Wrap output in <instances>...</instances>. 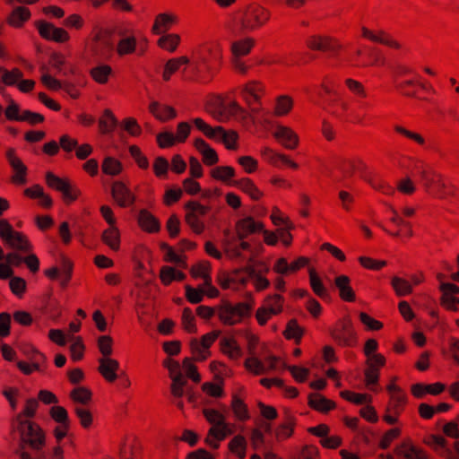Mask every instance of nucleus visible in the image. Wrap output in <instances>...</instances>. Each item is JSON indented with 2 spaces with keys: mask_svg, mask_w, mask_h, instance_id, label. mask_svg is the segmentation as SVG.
Wrapping results in <instances>:
<instances>
[{
  "mask_svg": "<svg viewBox=\"0 0 459 459\" xmlns=\"http://www.w3.org/2000/svg\"><path fill=\"white\" fill-rule=\"evenodd\" d=\"M334 285L339 290V297L345 302H354L356 294L351 286V279L349 276L342 274L334 279Z\"/></svg>",
  "mask_w": 459,
  "mask_h": 459,
  "instance_id": "a878e982",
  "label": "nucleus"
},
{
  "mask_svg": "<svg viewBox=\"0 0 459 459\" xmlns=\"http://www.w3.org/2000/svg\"><path fill=\"white\" fill-rule=\"evenodd\" d=\"M112 73V67L106 64L99 65L90 70L91 77L99 84H106L108 82Z\"/></svg>",
  "mask_w": 459,
  "mask_h": 459,
  "instance_id": "58836bf2",
  "label": "nucleus"
},
{
  "mask_svg": "<svg viewBox=\"0 0 459 459\" xmlns=\"http://www.w3.org/2000/svg\"><path fill=\"white\" fill-rule=\"evenodd\" d=\"M179 42H180L179 35L171 33V34H167V35L161 36L158 39L157 44L162 49H165L169 52H174L177 49L178 46L179 45Z\"/></svg>",
  "mask_w": 459,
  "mask_h": 459,
  "instance_id": "bf43d9fd",
  "label": "nucleus"
},
{
  "mask_svg": "<svg viewBox=\"0 0 459 459\" xmlns=\"http://www.w3.org/2000/svg\"><path fill=\"white\" fill-rule=\"evenodd\" d=\"M329 334L333 342L341 348H354L359 342L357 332L349 316L337 320L329 328Z\"/></svg>",
  "mask_w": 459,
  "mask_h": 459,
  "instance_id": "7ed1b4c3",
  "label": "nucleus"
},
{
  "mask_svg": "<svg viewBox=\"0 0 459 459\" xmlns=\"http://www.w3.org/2000/svg\"><path fill=\"white\" fill-rule=\"evenodd\" d=\"M305 46L311 51L327 54L329 56L336 57L343 49L341 41L326 34H312L306 38Z\"/></svg>",
  "mask_w": 459,
  "mask_h": 459,
  "instance_id": "20e7f679",
  "label": "nucleus"
},
{
  "mask_svg": "<svg viewBox=\"0 0 459 459\" xmlns=\"http://www.w3.org/2000/svg\"><path fill=\"white\" fill-rule=\"evenodd\" d=\"M137 41L134 36L121 39L117 44V53L119 56L131 55L135 52Z\"/></svg>",
  "mask_w": 459,
  "mask_h": 459,
  "instance_id": "09e8293b",
  "label": "nucleus"
},
{
  "mask_svg": "<svg viewBox=\"0 0 459 459\" xmlns=\"http://www.w3.org/2000/svg\"><path fill=\"white\" fill-rule=\"evenodd\" d=\"M325 108L334 117L340 120H346L350 103L339 93L337 96H333V98L325 100Z\"/></svg>",
  "mask_w": 459,
  "mask_h": 459,
  "instance_id": "f3484780",
  "label": "nucleus"
},
{
  "mask_svg": "<svg viewBox=\"0 0 459 459\" xmlns=\"http://www.w3.org/2000/svg\"><path fill=\"white\" fill-rule=\"evenodd\" d=\"M73 271V262L69 258L63 256L61 259V266L59 268L60 285L63 289H65L72 280Z\"/></svg>",
  "mask_w": 459,
  "mask_h": 459,
  "instance_id": "de8ad7c7",
  "label": "nucleus"
},
{
  "mask_svg": "<svg viewBox=\"0 0 459 459\" xmlns=\"http://www.w3.org/2000/svg\"><path fill=\"white\" fill-rule=\"evenodd\" d=\"M420 181L428 193L437 196L443 195L444 188L446 186L445 182L443 181L442 177L436 173L432 169H429Z\"/></svg>",
  "mask_w": 459,
  "mask_h": 459,
  "instance_id": "a211bd4d",
  "label": "nucleus"
},
{
  "mask_svg": "<svg viewBox=\"0 0 459 459\" xmlns=\"http://www.w3.org/2000/svg\"><path fill=\"white\" fill-rule=\"evenodd\" d=\"M220 351L230 359H238L242 356V351L235 338L224 337L220 341Z\"/></svg>",
  "mask_w": 459,
  "mask_h": 459,
  "instance_id": "72a5a7b5",
  "label": "nucleus"
},
{
  "mask_svg": "<svg viewBox=\"0 0 459 459\" xmlns=\"http://www.w3.org/2000/svg\"><path fill=\"white\" fill-rule=\"evenodd\" d=\"M70 179L68 178H60L52 171H48L45 175L47 186L57 192H62Z\"/></svg>",
  "mask_w": 459,
  "mask_h": 459,
  "instance_id": "13d9d810",
  "label": "nucleus"
},
{
  "mask_svg": "<svg viewBox=\"0 0 459 459\" xmlns=\"http://www.w3.org/2000/svg\"><path fill=\"white\" fill-rule=\"evenodd\" d=\"M69 397L74 403L87 405L92 400V392L86 386H78L70 392Z\"/></svg>",
  "mask_w": 459,
  "mask_h": 459,
  "instance_id": "49530a36",
  "label": "nucleus"
},
{
  "mask_svg": "<svg viewBox=\"0 0 459 459\" xmlns=\"http://www.w3.org/2000/svg\"><path fill=\"white\" fill-rule=\"evenodd\" d=\"M339 169L342 172L343 179H349L354 176L356 172L360 173V177L365 174L368 169L366 163L359 158L343 159Z\"/></svg>",
  "mask_w": 459,
  "mask_h": 459,
  "instance_id": "aec40b11",
  "label": "nucleus"
},
{
  "mask_svg": "<svg viewBox=\"0 0 459 459\" xmlns=\"http://www.w3.org/2000/svg\"><path fill=\"white\" fill-rule=\"evenodd\" d=\"M229 450L237 455L239 459L246 457L247 440L244 436H235L228 445Z\"/></svg>",
  "mask_w": 459,
  "mask_h": 459,
  "instance_id": "603ef678",
  "label": "nucleus"
},
{
  "mask_svg": "<svg viewBox=\"0 0 459 459\" xmlns=\"http://www.w3.org/2000/svg\"><path fill=\"white\" fill-rule=\"evenodd\" d=\"M182 326L184 330L189 333H195L197 327L195 318L190 307H185L182 312Z\"/></svg>",
  "mask_w": 459,
  "mask_h": 459,
  "instance_id": "e2e57ef3",
  "label": "nucleus"
},
{
  "mask_svg": "<svg viewBox=\"0 0 459 459\" xmlns=\"http://www.w3.org/2000/svg\"><path fill=\"white\" fill-rule=\"evenodd\" d=\"M408 397L405 392L392 394L385 407V412H392L399 416L405 410Z\"/></svg>",
  "mask_w": 459,
  "mask_h": 459,
  "instance_id": "473e14b6",
  "label": "nucleus"
},
{
  "mask_svg": "<svg viewBox=\"0 0 459 459\" xmlns=\"http://www.w3.org/2000/svg\"><path fill=\"white\" fill-rule=\"evenodd\" d=\"M6 159L14 173L11 177L13 185L23 186L27 183L28 169L22 160L17 157L15 149L9 148L6 151Z\"/></svg>",
  "mask_w": 459,
  "mask_h": 459,
  "instance_id": "f8f14e48",
  "label": "nucleus"
},
{
  "mask_svg": "<svg viewBox=\"0 0 459 459\" xmlns=\"http://www.w3.org/2000/svg\"><path fill=\"white\" fill-rule=\"evenodd\" d=\"M304 333L305 329L299 325L298 320L295 318L288 321L285 330L282 333L285 339L294 340L296 344L300 343Z\"/></svg>",
  "mask_w": 459,
  "mask_h": 459,
  "instance_id": "c9c22d12",
  "label": "nucleus"
},
{
  "mask_svg": "<svg viewBox=\"0 0 459 459\" xmlns=\"http://www.w3.org/2000/svg\"><path fill=\"white\" fill-rule=\"evenodd\" d=\"M190 60L187 56H182L179 57L171 58L167 61L164 65V70L162 73V79L165 82L170 80L172 74L177 73L182 65H186L189 64Z\"/></svg>",
  "mask_w": 459,
  "mask_h": 459,
  "instance_id": "f704fd0d",
  "label": "nucleus"
},
{
  "mask_svg": "<svg viewBox=\"0 0 459 459\" xmlns=\"http://www.w3.org/2000/svg\"><path fill=\"white\" fill-rule=\"evenodd\" d=\"M239 113H245V109L236 101H231L227 107L219 108L218 114H214V117L219 121H223L227 115L238 116Z\"/></svg>",
  "mask_w": 459,
  "mask_h": 459,
  "instance_id": "052dcab7",
  "label": "nucleus"
},
{
  "mask_svg": "<svg viewBox=\"0 0 459 459\" xmlns=\"http://www.w3.org/2000/svg\"><path fill=\"white\" fill-rule=\"evenodd\" d=\"M230 407L237 420L239 421L249 420L250 416L247 405L237 394H233Z\"/></svg>",
  "mask_w": 459,
  "mask_h": 459,
  "instance_id": "c03bdc74",
  "label": "nucleus"
},
{
  "mask_svg": "<svg viewBox=\"0 0 459 459\" xmlns=\"http://www.w3.org/2000/svg\"><path fill=\"white\" fill-rule=\"evenodd\" d=\"M255 39L246 37L231 43L230 51L232 57H243L247 56L255 46Z\"/></svg>",
  "mask_w": 459,
  "mask_h": 459,
  "instance_id": "c756f323",
  "label": "nucleus"
},
{
  "mask_svg": "<svg viewBox=\"0 0 459 459\" xmlns=\"http://www.w3.org/2000/svg\"><path fill=\"white\" fill-rule=\"evenodd\" d=\"M394 454L403 459H429L426 451L414 446L410 439L396 446Z\"/></svg>",
  "mask_w": 459,
  "mask_h": 459,
  "instance_id": "6ab92c4d",
  "label": "nucleus"
},
{
  "mask_svg": "<svg viewBox=\"0 0 459 459\" xmlns=\"http://www.w3.org/2000/svg\"><path fill=\"white\" fill-rule=\"evenodd\" d=\"M297 419L289 408H285L282 412V422L274 429V437L277 442H283L290 438L295 433Z\"/></svg>",
  "mask_w": 459,
  "mask_h": 459,
  "instance_id": "9d476101",
  "label": "nucleus"
},
{
  "mask_svg": "<svg viewBox=\"0 0 459 459\" xmlns=\"http://www.w3.org/2000/svg\"><path fill=\"white\" fill-rule=\"evenodd\" d=\"M339 93L334 88V84L329 79L325 78L318 87L317 95L321 99L325 100L328 98H333V96H337Z\"/></svg>",
  "mask_w": 459,
  "mask_h": 459,
  "instance_id": "774afa93",
  "label": "nucleus"
},
{
  "mask_svg": "<svg viewBox=\"0 0 459 459\" xmlns=\"http://www.w3.org/2000/svg\"><path fill=\"white\" fill-rule=\"evenodd\" d=\"M217 134L221 135V140L225 147L229 150L238 148V134L236 131H226L222 126H216Z\"/></svg>",
  "mask_w": 459,
  "mask_h": 459,
  "instance_id": "5fc2aeb1",
  "label": "nucleus"
},
{
  "mask_svg": "<svg viewBox=\"0 0 459 459\" xmlns=\"http://www.w3.org/2000/svg\"><path fill=\"white\" fill-rule=\"evenodd\" d=\"M1 82L4 86L17 85L19 81L23 77V73L21 69L15 67L8 70L4 66H0Z\"/></svg>",
  "mask_w": 459,
  "mask_h": 459,
  "instance_id": "ea45409f",
  "label": "nucleus"
},
{
  "mask_svg": "<svg viewBox=\"0 0 459 459\" xmlns=\"http://www.w3.org/2000/svg\"><path fill=\"white\" fill-rule=\"evenodd\" d=\"M99 351L101 358H110L113 353V339L110 335H101L97 340Z\"/></svg>",
  "mask_w": 459,
  "mask_h": 459,
  "instance_id": "338daca9",
  "label": "nucleus"
},
{
  "mask_svg": "<svg viewBox=\"0 0 459 459\" xmlns=\"http://www.w3.org/2000/svg\"><path fill=\"white\" fill-rule=\"evenodd\" d=\"M362 178L368 182L374 189L387 195H391L394 193V187L389 186L386 182L383 181L382 179L378 178L377 177L365 172L364 175H362Z\"/></svg>",
  "mask_w": 459,
  "mask_h": 459,
  "instance_id": "79ce46f5",
  "label": "nucleus"
},
{
  "mask_svg": "<svg viewBox=\"0 0 459 459\" xmlns=\"http://www.w3.org/2000/svg\"><path fill=\"white\" fill-rule=\"evenodd\" d=\"M271 11L257 4L251 3L235 12L230 30L236 35H242L258 30L271 20Z\"/></svg>",
  "mask_w": 459,
  "mask_h": 459,
  "instance_id": "f03ea898",
  "label": "nucleus"
},
{
  "mask_svg": "<svg viewBox=\"0 0 459 459\" xmlns=\"http://www.w3.org/2000/svg\"><path fill=\"white\" fill-rule=\"evenodd\" d=\"M309 283L313 292L320 299H325L329 296L321 278L317 274L315 268H309Z\"/></svg>",
  "mask_w": 459,
  "mask_h": 459,
  "instance_id": "a19ab883",
  "label": "nucleus"
},
{
  "mask_svg": "<svg viewBox=\"0 0 459 459\" xmlns=\"http://www.w3.org/2000/svg\"><path fill=\"white\" fill-rule=\"evenodd\" d=\"M39 401L35 398H29L25 401L24 407L21 412L15 415L11 420V423H22L24 421H32L36 416L38 408H39Z\"/></svg>",
  "mask_w": 459,
  "mask_h": 459,
  "instance_id": "7c9ffc66",
  "label": "nucleus"
},
{
  "mask_svg": "<svg viewBox=\"0 0 459 459\" xmlns=\"http://www.w3.org/2000/svg\"><path fill=\"white\" fill-rule=\"evenodd\" d=\"M12 430L19 435L16 454L20 459H47L44 455L46 433L35 421L11 423Z\"/></svg>",
  "mask_w": 459,
  "mask_h": 459,
  "instance_id": "f257e3e1",
  "label": "nucleus"
},
{
  "mask_svg": "<svg viewBox=\"0 0 459 459\" xmlns=\"http://www.w3.org/2000/svg\"><path fill=\"white\" fill-rule=\"evenodd\" d=\"M98 372L108 383H114L117 378V371L119 369V362L112 358L98 359Z\"/></svg>",
  "mask_w": 459,
  "mask_h": 459,
  "instance_id": "412c9836",
  "label": "nucleus"
},
{
  "mask_svg": "<svg viewBox=\"0 0 459 459\" xmlns=\"http://www.w3.org/2000/svg\"><path fill=\"white\" fill-rule=\"evenodd\" d=\"M35 26L39 36L46 40L65 43L70 39L68 32L65 29L56 27L51 22L39 20L35 22Z\"/></svg>",
  "mask_w": 459,
  "mask_h": 459,
  "instance_id": "6e6552de",
  "label": "nucleus"
},
{
  "mask_svg": "<svg viewBox=\"0 0 459 459\" xmlns=\"http://www.w3.org/2000/svg\"><path fill=\"white\" fill-rule=\"evenodd\" d=\"M264 224L255 221L252 216H247L235 223V232L238 240L246 239L248 236L260 233L264 230Z\"/></svg>",
  "mask_w": 459,
  "mask_h": 459,
  "instance_id": "2eb2a0df",
  "label": "nucleus"
},
{
  "mask_svg": "<svg viewBox=\"0 0 459 459\" xmlns=\"http://www.w3.org/2000/svg\"><path fill=\"white\" fill-rule=\"evenodd\" d=\"M393 130L398 135H401L402 137L415 143L417 145L420 147L426 146L425 137L416 131L410 130L402 125H394L393 126Z\"/></svg>",
  "mask_w": 459,
  "mask_h": 459,
  "instance_id": "4c0bfd02",
  "label": "nucleus"
},
{
  "mask_svg": "<svg viewBox=\"0 0 459 459\" xmlns=\"http://www.w3.org/2000/svg\"><path fill=\"white\" fill-rule=\"evenodd\" d=\"M264 91V85L260 81H249L243 86L241 94L247 104L251 106V100L255 102L261 100Z\"/></svg>",
  "mask_w": 459,
  "mask_h": 459,
  "instance_id": "5701e85b",
  "label": "nucleus"
},
{
  "mask_svg": "<svg viewBox=\"0 0 459 459\" xmlns=\"http://www.w3.org/2000/svg\"><path fill=\"white\" fill-rule=\"evenodd\" d=\"M111 196L120 208H128L136 201V195L122 181H115L111 185Z\"/></svg>",
  "mask_w": 459,
  "mask_h": 459,
  "instance_id": "9b49d317",
  "label": "nucleus"
},
{
  "mask_svg": "<svg viewBox=\"0 0 459 459\" xmlns=\"http://www.w3.org/2000/svg\"><path fill=\"white\" fill-rule=\"evenodd\" d=\"M149 111L159 121L165 123L177 117L176 109L169 105L152 101L149 105Z\"/></svg>",
  "mask_w": 459,
  "mask_h": 459,
  "instance_id": "b1692460",
  "label": "nucleus"
},
{
  "mask_svg": "<svg viewBox=\"0 0 459 459\" xmlns=\"http://www.w3.org/2000/svg\"><path fill=\"white\" fill-rule=\"evenodd\" d=\"M252 308V303L238 302L232 305L226 301L218 307V317L225 325H235L241 323L245 317H249Z\"/></svg>",
  "mask_w": 459,
  "mask_h": 459,
  "instance_id": "423d86ee",
  "label": "nucleus"
},
{
  "mask_svg": "<svg viewBox=\"0 0 459 459\" xmlns=\"http://www.w3.org/2000/svg\"><path fill=\"white\" fill-rule=\"evenodd\" d=\"M230 185L239 188L254 201H258L264 196V193L249 178H243L238 180H233Z\"/></svg>",
  "mask_w": 459,
  "mask_h": 459,
  "instance_id": "c85d7f7f",
  "label": "nucleus"
},
{
  "mask_svg": "<svg viewBox=\"0 0 459 459\" xmlns=\"http://www.w3.org/2000/svg\"><path fill=\"white\" fill-rule=\"evenodd\" d=\"M178 17L172 13H160L155 17L152 31L159 35L170 30L171 27L177 23Z\"/></svg>",
  "mask_w": 459,
  "mask_h": 459,
  "instance_id": "2f4dec72",
  "label": "nucleus"
},
{
  "mask_svg": "<svg viewBox=\"0 0 459 459\" xmlns=\"http://www.w3.org/2000/svg\"><path fill=\"white\" fill-rule=\"evenodd\" d=\"M209 368L214 374V380L221 385L224 384V377H229L232 375L231 369L221 361L212 360L210 363Z\"/></svg>",
  "mask_w": 459,
  "mask_h": 459,
  "instance_id": "a18cd8bd",
  "label": "nucleus"
},
{
  "mask_svg": "<svg viewBox=\"0 0 459 459\" xmlns=\"http://www.w3.org/2000/svg\"><path fill=\"white\" fill-rule=\"evenodd\" d=\"M118 120L111 109L106 108L98 120L99 133L101 135L111 134L117 126Z\"/></svg>",
  "mask_w": 459,
  "mask_h": 459,
  "instance_id": "cd10ccee",
  "label": "nucleus"
},
{
  "mask_svg": "<svg viewBox=\"0 0 459 459\" xmlns=\"http://www.w3.org/2000/svg\"><path fill=\"white\" fill-rule=\"evenodd\" d=\"M210 175L213 179L231 186L230 179L235 177V169L231 166H218L211 170Z\"/></svg>",
  "mask_w": 459,
  "mask_h": 459,
  "instance_id": "37998d69",
  "label": "nucleus"
},
{
  "mask_svg": "<svg viewBox=\"0 0 459 459\" xmlns=\"http://www.w3.org/2000/svg\"><path fill=\"white\" fill-rule=\"evenodd\" d=\"M131 157L134 159L137 166L142 169H147L150 166L148 158L143 153L138 145L133 144L128 148Z\"/></svg>",
  "mask_w": 459,
  "mask_h": 459,
  "instance_id": "0e129e2a",
  "label": "nucleus"
},
{
  "mask_svg": "<svg viewBox=\"0 0 459 459\" xmlns=\"http://www.w3.org/2000/svg\"><path fill=\"white\" fill-rule=\"evenodd\" d=\"M262 158L270 165L280 168L281 166H288L292 169H298L299 164L284 154L276 152L270 147H263L260 151Z\"/></svg>",
  "mask_w": 459,
  "mask_h": 459,
  "instance_id": "dca6fc26",
  "label": "nucleus"
},
{
  "mask_svg": "<svg viewBox=\"0 0 459 459\" xmlns=\"http://www.w3.org/2000/svg\"><path fill=\"white\" fill-rule=\"evenodd\" d=\"M114 45L108 30L100 29L90 44L91 56L98 61H107L112 57Z\"/></svg>",
  "mask_w": 459,
  "mask_h": 459,
  "instance_id": "0eeeda50",
  "label": "nucleus"
},
{
  "mask_svg": "<svg viewBox=\"0 0 459 459\" xmlns=\"http://www.w3.org/2000/svg\"><path fill=\"white\" fill-rule=\"evenodd\" d=\"M361 37L372 43L381 44L393 49H400L401 44L385 30H370L366 26L360 28Z\"/></svg>",
  "mask_w": 459,
  "mask_h": 459,
  "instance_id": "1a4fd4ad",
  "label": "nucleus"
},
{
  "mask_svg": "<svg viewBox=\"0 0 459 459\" xmlns=\"http://www.w3.org/2000/svg\"><path fill=\"white\" fill-rule=\"evenodd\" d=\"M61 194L64 203L65 204H71L79 199V197L82 195V191L75 184L69 180Z\"/></svg>",
  "mask_w": 459,
  "mask_h": 459,
  "instance_id": "4d7b16f0",
  "label": "nucleus"
},
{
  "mask_svg": "<svg viewBox=\"0 0 459 459\" xmlns=\"http://www.w3.org/2000/svg\"><path fill=\"white\" fill-rule=\"evenodd\" d=\"M340 396L342 399L357 405L370 403L372 402V396L370 394L355 393L350 390L341 391Z\"/></svg>",
  "mask_w": 459,
  "mask_h": 459,
  "instance_id": "864d4df0",
  "label": "nucleus"
},
{
  "mask_svg": "<svg viewBox=\"0 0 459 459\" xmlns=\"http://www.w3.org/2000/svg\"><path fill=\"white\" fill-rule=\"evenodd\" d=\"M31 17V13L28 7L17 6L7 16L6 23L15 29H21Z\"/></svg>",
  "mask_w": 459,
  "mask_h": 459,
  "instance_id": "bb28decb",
  "label": "nucleus"
},
{
  "mask_svg": "<svg viewBox=\"0 0 459 459\" xmlns=\"http://www.w3.org/2000/svg\"><path fill=\"white\" fill-rule=\"evenodd\" d=\"M102 242L110 249L117 251L120 248V232L116 225L109 226L101 236Z\"/></svg>",
  "mask_w": 459,
  "mask_h": 459,
  "instance_id": "e433bc0d",
  "label": "nucleus"
},
{
  "mask_svg": "<svg viewBox=\"0 0 459 459\" xmlns=\"http://www.w3.org/2000/svg\"><path fill=\"white\" fill-rule=\"evenodd\" d=\"M293 108V100L288 95H281L276 99L273 113L276 117L288 115Z\"/></svg>",
  "mask_w": 459,
  "mask_h": 459,
  "instance_id": "8fccbe9b",
  "label": "nucleus"
},
{
  "mask_svg": "<svg viewBox=\"0 0 459 459\" xmlns=\"http://www.w3.org/2000/svg\"><path fill=\"white\" fill-rule=\"evenodd\" d=\"M101 170L106 175L117 176L122 172L123 165L117 159L108 156L104 158Z\"/></svg>",
  "mask_w": 459,
  "mask_h": 459,
  "instance_id": "3c124183",
  "label": "nucleus"
},
{
  "mask_svg": "<svg viewBox=\"0 0 459 459\" xmlns=\"http://www.w3.org/2000/svg\"><path fill=\"white\" fill-rule=\"evenodd\" d=\"M0 238L12 249L24 253L32 251V245L28 237L22 231L14 230L6 219L0 220Z\"/></svg>",
  "mask_w": 459,
  "mask_h": 459,
  "instance_id": "39448f33",
  "label": "nucleus"
},
{
  "mask_svg": "<svg viewBox=\"0 0 459 459\" xmlns=\"http://www.w3.org/2000/svg\"><path fill=\"white\" fill-rule=\"evenodd\" d=\"M137 222L140 229L146 233L153 234L160 230L159 219L146 209L139 211Z\"/></svg>",
  "mask_w": 459,
  "mask_h": 459,
  "instance_id": "4be33fe9",
  "label": "nucleus"
},
{
  "mask_svg": "<svg viewBox=\"0 0 459 459\" xmlns=\"http://www.w3.org/2000/svg\"><path fill=\"white\" fill-rule=\"evenodd\" d=\"M307 405L321 413H327L328 411L336 408V403L333 400L325 398L318 393H311L307 397Z\"/></svg>",
  "mask_w": 459,
  "mask_h": 459,
  "instance_id": "393cba45",
  "label": "nucleus"
},
{
  "mask_svg": "<svg viewBox=\"0 0 459 459\" xmlns=\"http://www.w3.org/2000/svg\"><path fill=\"white\" fill-rule=\"evenodd\" d=\"M391 285L398 297H403L412 292L411 283L403 278L394 276L391 280Z\"/></svg>",
  "mask_w": 459,
  "mask_h": 459,
  "instance_id": "6e6d98bb",
  "label": "nucleus"
},
{
  "mask_svg": "<svg viewBox=\"0 0 459 459\" xmlns=\"http://www.w3.org/2000/svg\"><path fill=\"white\" fill-rule=\"evenodd\" d=\"M274 139L287 150H296L299 145L298 134L290 126L277 125L273 133Z\"/></svg>",
  "mask_w": 459,
  "mask_h": 459,
  "instance_id": "ddd939ff",
  "label": "nucleus"
},
{
  "mask_svg": "<svg viewBox=\"0 0 459 459\" xmlns=\"http://www.w3.org/2000/svg\"><path fill=\"white\" fill-rule=\"evenodd\" d=\"M74 411L79 420L80 425L83 429H88L92 426L93 416H92L91 411L89 409L80 407V406H75L74 409Z\"/></svg>",
  "mask_w": 459,
  "mask_h": 459,
  "instance_id": "680f3d73",
  "label": "nucleus"
},
{
  "mask_svg": "<svg viewBox=\"0 0 459 459\" xmlns=\"http://www.w3.org/2000/svg\"><path fill=\"white\" fill-rule=\"evenodd\" d=\"M198 66L204 65L209 68L210 65L218 64L222 53L220 46L216 43H205L198 49Z\"/></svg>",
  "mask_w": 459,
  "mask_h": 459,
  "instance_id": "4468645a",
  "label": "nucleus"
},
{
  "mask_svg": "<svg viewBox=\"0 0 459 459\" xmlns=\"http://www.w3.org/2000/svg\"><path fill=\"white\" fill-rule=\"evenodd\" d=\"M120 126L131 136L138 137L142 134L143 130L134 117H129L122 120Z\"/></svg>",
  "mask_w": 459,
  "mask_h": 459,
  "instance_id": "69168bd1",
  "label": "nucleus"
}]
</instances>
